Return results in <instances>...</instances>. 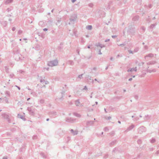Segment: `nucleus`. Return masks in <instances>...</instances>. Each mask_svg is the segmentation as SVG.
Listing matches in <instances>:
<instances>
[{"instance_id": "obj_1", "label": "nucleus", "mask_w": 159, "mask_h": 159, "mask_svg": "<svg viewBox=\"0 0 159 159\" xmlns=\"http://www.w3.org/2000/svg\"><path fill=\"white\" fill-rule=\"evenodd\" d=\"M16 44V42H13L12 43L11 45L12 47L15 46V47L13 48V52L14 55L17 54H20V50L19 48L17 46H15Z\"/></svg>"}, {"instance_id": "obj_2", "label": "nucleus", "mask_w": 159, "mask_h": 159, "mask_svg": "<svg viewBox=\"0 0 159 159\" xmlns=\"http://www.w3.org/2000/svg\"><path fill=\"white\" fill-rule=\"evenodd\" d=\"M77 18V15L76 14H73L71 15L70 18V22L69 24H73L75 23V21L76 20Z\"/></svg>"}, {"instance_id": "obj_3", "label": "nucleus", "mask_w": 159, "mask_h": 159, "mask_svg": "<svg viewBox=\"0 0 159 159\" xmlns=\"http://www.w3.org/2000/svg\"><path fill=\"white\" fill-rule=\"evenodd\" d=\"M58 61L57 59L48 62L47 65L48 66L52 67L57 65Z\"/></svg>"}, {"instance_id": "obj_4", "label": "nucleus", "mask_w": 159, "mask_h": 159, "mask_svg": "<svg viewBox=\"0 0 159 159\" xmlns=\"http://www.w3.org/2000/svg\"><path fill=\"white\" fill-rule=\"evenodd\" d=\"M146 130V128L143 126H140L137 129L138 133L140 134H141L143 132H145Z\"/></svg>"}, {"instance_id": "obj_5", "label": "nucleus", "mask_w": 159, "mask_h": 159, "mask_svg": "<svg viewBox=\"0 0 159 159\" xmlns=\"http://www.w3.org/2000/svg\"><path fill=\"white\" fill-rule=\"evenodd\" d=\"M127 32L129 34L134 35L135 32V28L132 27H129Z\"/></svg>"}, {"instance_id": "obj_6", "label": "nucleus", "mask_w": 159, "mask_h": 159, "mask_svg": "<svg viewBox=\"0 0 159 159\" xmlns=\"http://www.w3.org/2000/svg\"><path fill=\"white\" fill-rule=\"evenodd\" d=\"M2 116L3 118L7 120L8 123H11V120L9 117V116L6 113H4L2 114Z\"/></svg>"}, {"instance_id": "obj_7", "label": "nucleus", "mask_w": 159, "mask_h": 159, "mask_svg": "<svg viewBox=\"0 0 159 159\" xmlns=\"http://www.w3.org/2000/svg\"><path fill=\"white\" fill-rule=\"evenodd\" d=\"M66 121L67 122H69L70 123H73L75 122L76 121L75 119H74L71 117H67L66 118Z\"/></svg>"}, {"instance_id": "obj_8", "label": "nucleus", "mask_w": 159, "mask_h": 159, "mask_svg": "<svg viewBox=\"0 0 159 159\" xmlns=\"http://www.w3.org/2000/svg\"><path fill=\"white\" fill-rule=\"evenodd\" d=\"M21 55L20 54H17L15 55L14 56V57L16 60L18 61L20 59V57Z\"/></svg>"}, {"instance_id": "obj_9", "label": "nucleus", "mask_w": 159, "mask_h": 159, "mask_svg": "<svg viewBox=\"0 0 159 159\" xmlns=\"http://www.w3.org/2000/svg\"><path fill=\"white\" fill-rule=\"evenodd\" d=\"M27 110L29 111V114L31 116H34L35 115V112L31 108L28 107Z\"/></svg>"}, {"instance_id": "obj_10", "label": "nucleus", "mask_w": 159, "mask_h": 159, "mask_svg": "<svg viewBox=\"0 0 159 159\" xmlns=\"http://www.w3.org/2000/svg\"><path fill=\"white\" fill-rule=\"evenodd\" d=\"M49 114L51 115L53 117H55L57 115V113L56 111H52L49 112Z\"/></svg>"}, {"instance_id": "obj_11", "label": "nucleus", "mask_w": 159, "mask_h": 159, "mask_svg": "<svg viewBox=\"0 0 159 159\" xmlns=\"http://www.w3.org/2000/svg\"><path fill=\"white\" fill-rule=\"evenodd\" d=\"M95 46L97 47H99L101 48H103L105 47V45L103 44H101L100 43H96L95 44Z\"/></svg>"}, {"instance_id": "obj_12", "label": "nucleus", "mask_w": 159, "mask_h": 159, "mask_svg": "<svg viewBox=\"0 0 159 159\" xmlns=\"http://www.w3.org/2000/svg\"><path fill=\"white\" fill-rule=\"evenodd\" d=\"M94 123V121H92V120L88 121L87 122L86 125H87L88 126H90V125H92Z\"/></svg>"}, {"instance_id": "obj_13", "label": "nucleus", "mask_w": 159, "mask_h": 159, "mask_svg": "<svg viewBox=\"0 0 159 159\" xmlns=\"http://www.w3.org/2000/svg\"><path fill=\"white\" fill-rule=\"evenodd\" d=\"M134 127V125L133 124H132L131 125L129 126V127L127 128V130L128 131H130L132 129H133Z\"/></svg>"}, {"instance_id": "obj_14", "label": "nucleus", "mask_w": 159, "mask_h": 159, "mask_svg": "<svg viewBox=\"0 0 159 159\" xmlns=\"http://www.w3.org/2000/svg\"><path fill=\"white\" fill-rule=\"evenodd\" d=\"M70 131L72 134L73 135H77L78 134V131H75L73 129H71Z\"/></svg>"}, {"instance_id": "obj_15", "label": "nucleus", "mask_w": 159, "mask_h": 159, "mask_svg": "<svg viewBox=\"0 0 159 159\" xmlns=\"http://www.w3.org/2000/svg\"><path fill=\"white\" fill-rule=\"evenodd\" d=\"M137 70L136 67L135 68H129L128 70H127L128 72H132L133 71H136Z\"/></svg>"}, {"instance_id": "obj_16", "label": "nucleus", "mask_w": 159, "mask_h": 159, "mask_svg": "<svg viewBox=\"0 0 159 159\" xmlns=\"http://www.w3.org/2000/svg\"><path fill=\"white\" fill-rule=\"evenodd\" d=\"M139 19V16H134L132 19V20L133 21H136L138 20Z\"/></svg>"}, {"instance_id": "obj_17", "label": "nucleus", "mask_w": 159, "mask_h": 159, "mask_svg": "<svg viewBox=\"0 0 159 159\" xmlns=\"http://www.w3.org/2000/svg\"><path fill=\"white\" fill-rule=\"evenodd\" d=\"M34 48L36 50L38 51L40 49V46L39 44H36Z\"/></svg>"}, {"instance_id": "obj_18", "label": "nucleus", "mask_w": 159, "mask_h": 159, "mask_svg": "<svg viewBox=\"0 0 159 159\" xmlns=\"http://www.w3.org/2000/svg\"><path fill=\"white\" fill-rule=\"evenodd\" d=\"M157 63L156 61H149L147 63V65H154L156 64Z\"/></svg>"}, {"instance_id": "obj_19", "label": "nucleus", "mask_w": 159, "mask_h": 159, "mask_svg": "<svg viewBox=\"0 0 159 159\" xmlns=\"http://www.w3.org/2000/svg\"><path fill=\"white\" fill-rule=\"evenodd\" d=\"M63 43H61L60 45L58 46V49L60 50V51L63 48Z\"/></svg>"}, {"instance_id": "obj_20", "label": "nucleus", "mask_w": 159, "mask_h": 159, "mask_svg": "<svg viewBox=\"0 0 159 159\" xmlns=\"http://www.w3.org/2000/svg\"><path fill=\"white\" fill-rule=\"evenodd\" d=\"M18 117L22 119L24 121H25L26 120V119L25 118V117L20 114H18Z\"/></svg>"}, {"instance_id": "obj_21", "label": "nucleus", "mask_w": 159, "mask_h": 159, "mask_svg": "<svg viewBox=\"0 0 159 159\" xmlns=\"http://www.w3.org/2000/svg\"><path fill=\"white\" fill-rule=\"evenodd\" d=\"M154 55L153 54L150 53L148 54L147 55L145 56L144 57L145 59H146V58L147 57H153Z\"/></svg>"}, {"instance_id": "obj_22", "label": "nucleus", "mask_w": 159, "mask_h": 159, "mask_svg": "<svg viewBox=\"0 0 159 159\" xmlns=\"http://www.w3.org/2000/svg\"><path fill=\"white\" fill-rule=\"evenodd\" d=\"M40 155L43 158H46L47 157V156L45 155L43 152H41L40 153Z\"/></svg>"}, {"instance_id": "obj_23", "label": "nucleus", "mask_w": 159, "mask_h": 159, "mask_svg": "<svg viewBox=\"0 0 159 159\" xmlns=\"http://www.w3.org/2000/svg\"><path fill=\"white\" fill-rule=\"evenodd\" d=\"M13 1V0H6L5 2V3L6 4H7L12 2Z\"/></svg>"}, {"instance_id": "obj_24", "label": "nucleus", "mask_w": 159, "mask_h": 159, "mask_svg": "<svg viewBox=\"0 0 159 159\" xmlns=\"http://www.w3.org/2000/svg\"><path fill=\"white\" fill-rule=\"evenodd\" d=\"M157 25V24L156 23L155 24H151L149 27L150 29H153V28H154L155 27V26H156V25Z\"/></svg>"}, {"instance_id": "obj_25", "label": "nucleus", "mask_w": 159, "mask_h": 159, "mask_svg": "<svg viewBox=\"0 0 159 159\" xmlns=\"http://www.w3.org/2000/svg\"><path fill=\"white\" fill-rule=\"evenodd\" d=\"M116 141L115 140L114 141H113L110 143L109 144V145L111 147L112 145H114L116 143Z\"/></svg>"}, {"instance_id": "obj_26", "label": "nucleus", "mask_w": 159, "mask_h": 159, "mask_svg": "<svg viewBox=\"0 0 159 159\" xmlns=\"http://www.w3.org/2000/svg\"><path fill=\"white\" fill-rule=\"evenodd\" d=\"M80 103L79 99H77L75 101V104L76 106H79V104Z\"/></svg>"}, {"instance_id": "obj_27", "label": "nucleus", "mask_w": 159, "mask_h": 159, "mask_svg": "<svg viewBox=\"0 0 159 159\" xmlns=\"http://www.w3.org/2000/svg\"><path fill=\"white\" fill-rule=\"evenodd\" d=\"M103 158L104 159H106L109 156V155L107 153L103 154Z\"/></svg>"}, {"instance_id": "obj_28", "label": "nucleus", "mask_w": 159, "mask_h": 159, "mask_svg": "<svg viewBox=\"0 0 159 159\" xmlns=\"http://www.w3.org/2000/svg\"><path fill=\"white\" fill-rule=\"evenodd\" d=\"M73 115L76 116L79 118L81 116L80 114L76 112H74L73 113Z\"/></svg>"}, {"instance_id": "obj_29", "label": "nucleus", "mask_w": 159, "mask_h": 159, "mask_svg": "<svg viewBox=\"0 0 159 159\" xmlns=\"http://www.w3.org/2000/svg\"><path fill=\"white\" fill-rule=\"evenodd\" d=\"M5 70H6V72L7 73H9V68L7 66H5L4 67Z\"/></svg>"}, {"instance_id": "obj_30", "label": "nucleus", "mask_w": 159, "mask_h": 159, "mask_svg": "<svg viewBox=\"0 0 159 159\" xmlns=\"http://www.w3.org/2000/svg\"><path fill=\"white\" fill-rule=\"evenodd\" d=\"M73 34L76 37H77L78 36L77 34V31L75 30V29H74L73 30Z\"/></svg>"}, {"instance_id": "obj_31", "label": "nucleus", "mask_w": 159, "mask_h": 159, "mask_svg": "<svg viewBox=\"0 0 159 159\" xmlns=\"http://www.w3.org/2000/svg\"><path fill=\"white\" fill-rule=\"evenodd\" d=\"M86 28L88 30H91L92 29V26L91 25H88L86 26Z\"/></svg>"}, {"instance_id": "obj_32", "label": "nucleus", "mask_w": 159, "mask_h": 159, "mask_svg": "<svg viewBox=\"0 0 159 159\" xmlns=\"http://www.w3.org/2000/svg\"><path fill=\"white\" fill-rule=\"evenodd\" d=\"M5 94L6 95H7V96H8V97L10 96V92L9 91H6L5 92Z\"/></svg>"}, {"instance_id": "obj_33", "label": "nucleus", "mask_w": 159, "mask_h": 159, "mask_svg": "<svg viewBox=\"0 0 159 159\" xmlns=\"http://www.w3.org/2000/svg\"><path fill=\"white\" fill-rule=\"evenodd\" d=\"M2 25L4 27L6 26L7 25V21H3L2 23Z\"/></svg>"}, {"instance_id": "obj_34", "label": "nucleus", "mask_w": 159, "mask_h": 159, "mask_svg": "<svg viewBox=\"0 0 159 159\" xmlns=\"http://www.w3.org/2000/svg\"><path fill=\"white\" fill-rule=\"evenodd\" d=\"M65 91H62L61 92V95H62V96H61V97L60 98H59V100H61V99H63V96L65 94Z\"/></svg>"}, {"instance_id": "obj_35", "label": "nucleus", "mask_w": 159, "mask_h": 159, "mask_svg": "<svg viewBox=\"0 0 159 159\" xmlns=\"http://www.w3.org/2000/svg\"><path fill=\"white\" fill-rule=\"evenodd\" d=\"M156 141V139L154 138H152L150 140V142L153 143H154Z\"/></svg>"}, {"instance_id": "obj_36", "label": "nucleus", "mask_w": 159, "mask_h": 159, "mask_svg": "<svg viewBox=\"0 0 159 159\" xmlns=\"http://www.w3.org/2000/svg\"><path fill=\"white\" fill-rule=\"evenodd\" d=\"M150 117L148 115L145 116L144 120H147L149 119Z\"/></svg>"}, {"instance_id": "obj_37", "label": "nucleus", "mask_w": 159, "mask_h": 159, "mask_svg": "<svg viewBox=\"0 0 159 159\" xmlns=\"http://www.w3.org/2000/svg\"><path fill=\"white\" fill-rule=\"evenodd\" d=\"M68 63L71 65H74V63L73 61L72 60H69L68 61Z\"/></svg>"}, {"instance_id": "obj_38", "label": "nucleus", "mask_w": 159, "mask_h": 159, "mask_svg": "<svg viewBox=\"0 0 159 159\" xmlns=\"http://www.w3.org/2000/svg\"><path fill=\"white\" fill-rule=\"evenodd\" d=\"M13 9V8L12 7H11L10 8H8L7 9V11L9 12L11 11Z\"/></svg>"}, {"instance_id": "obj_39", "label": "nucleus", "mask_w": 159, "mask_h": 159, "mask_svg": "<svg viewBox=\"0 0 159 159\" xmlns=\"http://www.w3.org/2000/svg\"><path fill=\"white\" fill-rule=\"evenodd\" d=\"M40 82L41 83H42L43 82H45V80L43 78H42V77L40 76Z\"/></svg>"}, {"instance_id": "obj_40", "label": "nucleus", "mask_w": 159, "mask_h": 159, "mask_svg": "<svg viewBox=\"0 0 159 159\" xmlns=\"http://www.w3.org/2000/svg\"><path fill=\"white\" fill-rule=\"evenodd\" d=\"M139 50V49L138 48H135L133 51L134 52H137Z\"/></svg>"}, {"instance_id": "obj_41", "label": "nucleus", "mask_w": 159, "mask_h": 159, "mask_svg": "<svg viewBox=\"0 0 159 159\" xmlns=\"http://www.w3.org/2000/svg\"><path fill=\"white\" fill-rule=\"evenodd\" d=\"M142 142V140L140 139H139L137 141V143L139 144H141Z\"/></svg>"}, {"instance_id": "obj_42", "label": "nucleus", "mask_w": 159, "mask_h": 159, "mask_svg": "<svg viewBox=\"0 0 159 159\" xmlns=\"http://www.w3.org/2000/svg\"><path fill=\"white\" fill-rule=\"evenodd\" d=\"M126 45V44L125 43H123L120 44H118V45L119 46H125Z\"/></svg>"}, {"instance_id": "obj_43", "label": "nucleus", "mask_w": 159, "mask_h": 159, "mask_svg": "<svg viewBox=\"0 0 159 159\" xmlns=\"http://www.w3.org/2000/svg\"><path fill=\"white\" fill-rule=\"evenodd\" d=\"M91 77L89 75H88L86 77V79L87 80H91Z\"/></svg>"}, {"instance_id": "obj_44", "label": "nucleus", "mask_w": 159, "mask_h": 159, "mask_svg": "<svg viewBox=\"0 0 159 159\" xmlns=\"http://www.w3.org/2000/svg\"><path fill=\"white\" fill-rule=\"evenodd\" d=\"M139 120V118L138 117H135L134 119H133V120L134 121H136L138 120Z\"/></svg>"}, {"instance_id": "obj_45", "label": "nucleus", "mask_w": 159, "mask_h": 159, "mask_svg": "<svg viewBox=\"0 0 159 159\" xmlns=\"http://www.w3.org/2000/svg\"><path fill=\"white\" fill-rule=\"evenodd\" d=\"M85 40L83 38H81V42L82 43H83L85 42Z\"/></svg>"}, {"instance_id": "obj_46", "label": "nucleus", "mask_w": 159, "mask_h": 159, "mask_svg": "<svg viewBox=\"0 0 159 159\" xmlns=\"http://www.w3.org/2000/svg\"><path fill=\"white\" fill-rule=\"evenodd\" d=\"M128 52L130 54V53L133 54L134 53V51H132L130 50H128Z\"/></svg>"}, {"instance_id": "obj_47", "label": "nucleus", "mask_w": 159, "mask_h": 159, "mask_svg": "<svg viewBox=\"0 0 159 159\" xmlns=\"http://www.w3.org/2000/svg\"><path fill=\"white\" fill-rule=\"evenodd\" d=\"M33 139H35L37 138V136L36 135H34L32 137Z\"/></svg>"}, {"instance_id": "obj_48", "label": "nucleus", "mask_w": 159, "mask_h": 159, "mask_svg": "<svg viewBox=\"0 0 159 159\" xmlns=\"http://www.w3.org/2000/svg\"><path fill=\"white\" fill-rule=\"evenodd\" d=\"M44 10V9L43 8H41V10H40V9L38 10L39 12H43V11Z\"/></svg>"}, {"instance_id": "obj_49", "label": "nucleus", "mask_w": 159, "mask_h": 159, "mask_svg": "<svg viewBox=\"0 0 159 159\" xmlns=\"http://www.w3.org/2000/svg\"><path fill=\"white\" fill-rule=\"evenodd\" d=\"M147 21L148 23H149L150 22L149 16H148V18L147 19Z\"/></svg>"}, {"instance_id": "obj_50", "label": "nucleus", "mask_w": 159, "mask_h": 159, "mask_svg": "<svg viewBox=\"0 0 159 159\" xmlns=\"http://www.w3.org/2000/svg\"><path fill=\"white\" fill-rule=\"evenodd\" d=\"M83 75V74H81L80 75H79L78 77V78L79 79H81L82 78V76Z\"/></svg>"}, {"instance_id": "obj_51", "label": "nucleus", "mask_w": 159, "mask_h": 159, "mask_svg": "<svg viewBox=\"0 0 159 159\" xmlns=\"http://www.w3.org/2000/svg\"><path fill=\"white\" fill-rule=\"evenodd\" d=\"M104 130L105 131H108L109 130V129L107 127H105L104 128Z\"/></svg>"}, {"instance_id": "obj_52", "label": "nucleus", "mask_w": 159, "mask_h": 159, "mask_svg": "<svg viewBox=\"0 0 159 159\" xmlns=\"http://www.w3.org/2000/svg\"><path fill=\"white\" fill-rule=\"evenodd\" d=\"M93 6V4L92 3H90L89 4V6L90 7H92Z\"/></svg>"}, {"instance_id": "obj_53", "label": "nucleus", "mask_w": 159, "mask_h": 159, "mask_svg": "<svg viewBox=\"0 0 159 159\" xmlns=\"http://www.w3.org/2000/svg\"><path fill=\"white\" fill-rule=\"evenodd\" d=\"M40 102L41 103L43 104L44 102V100L43 99H41L40 100Z\"/></svg>"}, {"instance_id": "obj_54", "label": "nucleus", "mask_w": 159, "mask_h": 159, "mask_svg": "<svg viewBox=\"0 0 159 159\" xmlns=\"http://www.w3.org/2000/svg\"><path fill=\"white\" fill-rule=\"evenodd\" d=\"M14 75H15L13 74H10L9 75V76L11 78H13V76H14Z\"/></svg>"}, {"instance_id": "obj_55", "label": "nucleus", "mask_w": 159, "mask_h": 159, "mask_svg": "<svg viewBox=\"0 0 159 159\" xmlns=\"http://www.w3.org/2000/svg\"><path fill=\"white\" fill-rule=\"evenodd\" d=\"M31 94L32 95H33V96H34L36 94V93L35 92H34V91H32L31 93Z\"/></svg>"}, {"instance_id": "obj_56", "label": "nucleus", "mask_w": 159, "mask_h": 159, "mask_svg": "<svg viewBox=\"0 0 159 159\" xmlns=\"http://www.w3.org/2000/svg\"><path fill=\"white\" fill-rule=\"evenodd\" d=\"M22 30H20L18 31V34H20L22 33Z\"/></svg>"}, {"instance_id": "obj_57", "label": "nucleus", "mask_w": 159, "mask_h": 159, "mask_svg": "<svg viewBox=\"0 0 159 159\" xmlns=\"http://www.w3.org/2000/svg\"><path fill=\"white\" fill-rule=\"evenodd\" d=\"M123 56L122 54H118L117 55V57H116V58H117L119 57H122Z\"/></svg>"}, {"instance_id": "obj_58", "label": "nucleus", "mask_w": 159, "mask_h": 159, "mask_svg": "<svg viewBox=\"0 0 159 159\" xmlns=\"http://www.w3.org/2000/svg\"><path fill=\"white\" fill-rule=\"evenodd\" d=\"M141 29L143 31H144L145 30V28L143 26L141 27Z\"/></svg>"}, {"instance_id": "obj_59", "label": "nucleus", "mask_w": 159, "mask_h": 159, "mask_svg": "<svg viewBox=\"0 0 159 159\" xmlns=\"http://www.w3.org/2000/svg\"><path fill=\"white\" fill-rule=\"evenodd\" d=\"M147 72H149L150 73L152 72V70L148 69V68L147 70Z\"/></svg>"}, {"instance_id": "obj_60", "label": "nucleus", "mask_w": 159, "mask_h": 159, "mask_svg": "<svg viewBox=\"0 0 159 159\" xmlns=\"http://www.w3.org/2000/svg\"><path fill=\"white\" fill-rule=\"evenodd\" d=\"M117 149L116 148H114L112 151V152H114L116 151L117 150Z\"/></svg>"}, {"instance_id": "obj_61", "label": "nucleus", "mask_w": 159, "mask_h": 159, "mask_svg": "<svg viewBox=\"0 0 159 159\" xmlns=\"http://www.w3.org/2000/svg\"><path fill=\"white\" fill-rule=\"evenodd\" d=\"M91 56H90L88 57H85L84 58L85 59H90L91 58Z\"/></svg>"}, {"instance_id": "obj_62", "label": "nucleus", "mask_w": 159, "mask_h": 159, "mask_svg": "<svg viewBox=\"0 0 159 159\" xmlns=\"http://www.w3.org/2000/svg\"><path fill=\"white\" fill-rule=\"evenodd\" d=\"M98 54L99 55H101L102 54V53L101 52V50L100 49L99 50Z\"/></svg>"}, {"instance_id": "obj_63", "label": "nucleus", "mask_w": 159, "mask_h": 159, "mask_svg": "<svg viewBox=\"0 0 159 159\" xmlns=\"http://www.w3.org/2000/svg\"><path fill=\"white\" fill-rule=\"evenodd\" d=\"M134 98L136 99L137 100L138 98V96L137 95H135L134 96Z\"/></svg>"}, {"instance_id": "obj_64", "label": "nucleus", "mask_w": 159, "mask_h": 159, "mask_svg": "<svg viewBox=\"0 0 159 159\" xmlns=\"http://www.w3.org/2000/svg\"><path fill=\"white\" fill-rule=\"evenodd\" d=\"M155 154L157 155H158L159 154V151L158 150L157 151V152H155Z\"/></svg>"}]
</instances>
